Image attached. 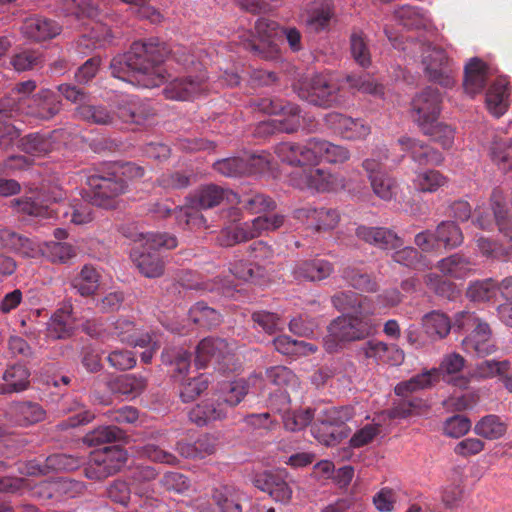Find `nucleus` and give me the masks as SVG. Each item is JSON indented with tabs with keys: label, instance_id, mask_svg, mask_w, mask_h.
<instances>
[{
	"label": "nucleus",
	"instance_id": "c9c22d12",
	"mask_svg": "<svg viewBox=\"0 0 512 512\" xmlns=\"http://www.w3.org/2000/svg\"><path fill=\"white\" fill-rule=\"evenodd\" d=\"M509 81L506 77H498L489 87L486 93V105L495 116H502L508 108Z\"/></svg>",
	"mask_w": 512,
	"mask_h": 512
},
{
	"label": "nucleus",
	"instance_id": "09e8293b",
	"mask_svg": "<svg viewBox=\"0 0 512 512\" xmlns=\"http://www.w3.org/2000/svg\"><path fill=\"white\" fill-rule=\"evenodd\" d=\"M18 147L21 151L42 156L53 150L54 142L50 134L30 133L19 140Z\"/></svg>",
	"mask_w": 512,
	"mask_h": 512
},
{
	"label": "nucleus",
	"instance_id": "6e6d98bb",
	"mask_svg": "<svg viewBox=\"0 0 512 512\" xmlns=\"http://www.w3.org/2000/svg\"><path fill=\"white\" fill-rule=\"evenodd\" d=\"M507 430V425L502 419L494 414L482 417L475 425L474 431L477 435L486 439H498Z\"/></svg>",
	"mask_w": 512,
	"mask_h": 512
},
{
	"label": "nucleus",
	"instance_id": "a18cd8bd",
	"mask_svg": "<svg viewBox=\"0 0 512 512\" xmlns=\"http://www.w3.org/2000/svg\"><path fill=\"white\" fill-rule=\"evenodd\" d=\"M58 8L67 16L78 19L95 18L99 13L98 0H58Z\"/></svg>",
	"mask_w": 512,
	"mask_h": 512
},
{
	"label": "nucleus",
	"instance_id": "864d4df0",
	"mask_svg": "<svg viewBox=\"0 0 512 512\" xmlns=\"http://www.w3.org/2000/svg\"><path fill=\"white\" fill-rule=\"evenodd\" d=\"M349 432L348 428H337L318 419L311 427V433L314 438L326 446L336 445L342 439L348 437Z\"/></svg>",
	"mask_w": 512,
	"mask_h": 512
},
{
	"label": "nucleus",
	"instance_id": "20e7f679",
	"mask_svg": "<svg viewBox=\"0 0 512 512\" xmlns=\"http://www.w3.org/2000/svg\"><path fill=\"white\" fill-rule=\"evenodd\" d=\"M172 56L176 62L183 65L186 69H192L197 74L171 80L163 89L164 96L170 100L186 101L204 92L207 88V76L203 69L204 64L185 47L179 46L174 49Z\"/></svg>",
	"mask_w": 512,
	"mask_h": 512
},
{
	"label": "nucleus",
	"instance_id": "e2e57ef3",
	"mask_svg": "<svg viewBox=\"0 0 512 512\" xmlns=\"http://www.w3.org/2000/svg\"><path fill=\"white\" fill-rule=\"evenodd\" d=\"M354 408L351 406L327 407L322 409L317 419L337 428H347L345 423L354 417Z\"/></svg>",
	"mask_w": 512,
	"mask_h": 512
},
{
	"label": "nucleus",
	"instance_id": "6e6552de",
	"mask_svg": "<svg viewBox=\"0 0 512 512\" xmlns=\"http://www.w3.org/2000/svg\"><path fill=\"white\" fill-rule=\"evenodd\" d=\"M90 204L105 209L114 208L117 198L127 191L128 185L111 166L105 164L87 179Z\"/></svg>",
	"mask_w": 512,
	"mask_h": 512
},
{
	"label": "nucleus",
	"instance_id": "39448f33",
	"mask_svg": "<svg viewBox=\"0 0 512 512\" xmlns=\"http://www.w3.org/2000/svg\"><path fill=\"white\" fill-rule=\"evenodd\" d=\"M135 241L140 242V246L132 250L131 257L139 272L147 278L160 277L164 272V264L157 251L161 248H175L176 237L168 233L149 232L139 234Z\"/></svg>",
	"mask_w": 512,
	"mask_h": 512
},
{
	"label": "nucleus",
	"instance_id": "49530a36",
	"mask_svg": "<svg viewBox=\"0 0 512 512\" xmlns=\"http://www.w3.org/2000/svg\"><path fill=\"white\" fill-rule=\"evenodd\" d=\"M153 490L148 486H139L133 492L131 508L128 512H163V503L152 496Z\"/></svg>",
	"mask_w": 512,
	"mask_h": 512
},
{
	"label": "nucleus",
	"instance_id": "58836bf2",
	"mask_svg": "<svg viewBox=\"0 0 512 512\" xmlns=\"http://www.w3.org/2000/svg\"><path fill=\"white\" fill-rule=\"evenodd\" d=\"M110 30L103 25H96L89 34L82 35L76 43V51L82 55H88L93 50L102 48L111 43Z\"/></svg>",
	"mask_w": 512,
	"mask_h": 512
},
{
	"label": "nucleus",
	"instance_id": "4be33fe9",
	"mask_svg": "<svg viewBox=\"0 0 512 512\" xmlns=\"http://www.w3.org/2000/svg\"><path fill=\"white\" fill-rule=\"evenodd\" d=\"M61 110V102L50 89H41L33 94L19 114H24L36 120H50Z\"/></svg>",
	"mask_w": 512,
	"mask_h": 512
},
{
	"label": "nucleus",
	"instance_id": "72a5a7b5",
	"mask_svg": "<svg viewBox=\"0 0 512 512\" xmlns=\"http://www.w3.org/2000/svg\"><path fill=\"white\" fill-rule=\"evenodd\" d=\"M475 263L464 253H454L437 263L442 274L454 279H465L474 272Z\"/></svg>",
	"mask_w": 512,
	"mask_h": 512
},
{
	"label": "nucleus",
	"instance_id": "9b49d317",
	"mask_svg": "<svg viewBox=\"0 0 512 512\" xmlns=\"http://www.w3.org/2000/svg\"><path fill=\"white\" fill-rule=\"evenodd\" d=\"M466 324L473 327V330L462 340L465 352L483 357L496 351L492 340V330L487 322L478 318L474 313L462 311L457 314L455 325L461 328Z\"/></svg>",
	"mask_w": 512,
	"mask_h": 512
},
{
	"label": "nucleus",
	"instance_id": "f257e3e1",
	"mask_svg": "<svg viewBox=\"0 0 512 512\" xmlns=\"http://www.w3.org/2000/svg\"><path fill=\"white\" fill-rule=\"evenodd\" d=\"M169 50L158 39L135 41L130 50L115 56L110 63L113 77L146 88L156 87L165 80L161 64Z\"/></svg>",
	"mask_w": 512,
	"mask_h": 512
},
{
	"label": "nucleus",
	"instance_id": "f3484780",
	"mask_svg": "<svg viewBox=\"0 0 512 512\" xmlns=\"http://www.w3.org/2000/svg\"><path fill=\"white\" fill-rule=\"evenodd\" d=\"M491 206L492 214L480 210L476 211L477 216L474 224L483 230H492L494 225H497L499 231L511 242L512 247V224L508 211L502 204V195L499 190L492 192Z\"/></svg>",
	"mask_w": 512,
	"mask_h": 512
},
{
	"label": "nucleus",
	"instance_id": "2eb2a0df",
	"mask_svg": "<svg viewBox=\"0 0 512 512\" xmlns=\"http://www.w3.org/2000/svg\"><path fill=\"white\" fill-rule=\"evenodd\" d=\"M290 184L298 189L318 192L336 191L344 187V178L323 168L298 169L290 174Z\"/></svg>",
	"mask_w": 512,
	"mask_h": 512
},
{
	"label": "nucleus",
	"instance_id": "a878e982",
	"mask_svg": "<svg viewBox=\"0 0 512 512\" xmlns=\"http://www.w3.org/2000/svg\"><path fill=\"white\" fill-rule=\"evenodd\" d=\"M31 371L27 365L15 362L6 365L0 376V395L22 393L31 386Z\"/></svg>",
	"mask_w": 512,
	"mask_h": 512
},
{
	"label": "nucleus",
	"instance_id": "ddd939ff",
	"mask_svg": "<svg viewBox=\"0 0 512 512\" xmlns=\"http://www.w3.org/2000/svg\"><path fill=\"white\" fill-rule=\"evenodd\" d=\"M421 57L425 75L430 81L446 88L453 86V61L443 48L431 43L424 44Z\"/></svg>",
	"mask_w": 512,
	"mask_h": 512
},
{
	"label": "nucleus",
	"instance_id": "f03ea898",
	"mask_svg": "<svg viewBox=\"0 0 512 512\" xmlns=\"http://www.w3.org/2000/svg\"><path fill=\"white\" fill-rule=\"evenodd\" d=\"M274 153L292 166L318 165L321 161L342 164L350 159L349 150L321 138H309L304 143L281 142L274 147Z\"/></svg>",
	"mask_w": 512,
	"mask_h": 512
},
{
	"label": "nucleus",
	"instance_id": "aec40b11",
	"mask_svg": "<svg viewBox=\"0 0 512 512\" xmlns=\"http://www.w3.org/2000/svg\"><path fill=\"white\" fill-rule=\"evenodd\" d=\"M440 103V92L432 87L425 88L413 98V117L421 129L438 120Z\"/></svg>",
	"mask_w": 512,
	"mask_h": 512
},
{
	"label": "nucleus",
	"instance_id": "473e14b6",
	"mask_svg": "<svg viewBox=\"0 0 512 512\" xmlns=\"http://www.w3.org/2000/svg\"><path fill=\"white\" fill-rule=\"evenodd\" d=\"M334 268L324 259H312L298 262L292 269L296 280L321 281L329 277Z\"/></svg>",
	"mask_w": 512,
	"mask_h": 512
},
{
	"label": "nucleus",
	"instance_id": "3c124183",
	"mask_svg": "<svg viewBox=\"0 0 512 512\" xmlns=\"http://www.w3.org/2000/svg\"><path fill=\"white\" fill-rule=\"evenodd\" d=\"M79 119L96 125H110L114 122L115 114L104 105L82 104L76 107Z\"/></svg>",
	"mask_w": 512,
	"mask_h": 512
},
{
	"label": "nucleus",
	"instance_id": "052dcab7",
	"mask_svg": "<svg viewBox=\"0 0 512 512\" xmlns=\"http://www.w3.org/2000/svg\"><path fill=\"white\" fill-rule=\"evenodd\" d=\"M190 319L197 325L212 328L221 323V315L204 302L195 303L189 310Z\"/></svg>",
	"mask_w": 512,
	"mask_h": 512
},
{
	"label": "nucleus",
	"instance_id": "4468645a",
	"mask_svg": "<svg viewBox=\"0 0 512 512\" xmlns=\"http://www.w3.org/2000/svg\"><path fill=\"white\" fill-rule=\"evenodd\" d=\"M282 26L278 22L260 17L256 20L254 29L258 37L257 43L253 39H246L242 42L243 47L262 59L272 60L279 56L280 49L274 38L280 35Z\"/></svg>",
	"mask_w": 512,
	"mask_h": 512
},
{
	"label": "nucleus",
	"instance_id": "7c9ffc66",
	"mask_svg": "<svg viewBox=\"0 0 512 512\" xmlns=\"http://www.w3.org/2000/svg\"><path fill=\"white\" fill-rule=\"evenodd\" d=\"M398 143L403 151L410 154L412 160L419 165H435L442 164L444 157L442 153L423 143L420 140L401 137Z\"/></svg>",
	"mask_w": 512,
	"mask_h": 512
},
{
	"label": "nucleus",
	"instance_id": "ea45409f",
	"mask_svg": "<svg viewBox=\"0 0 512 512\" xmlns=\"http://www.w3.org/2000/svg\"><path fill=\"white\" fill-rule=\"evenodd\" d=\"M428 409L429 406L425 400L414 396H405L388 410V417L390 419H405L411 416L424 415Z\"/></svg>",
	"mask_w": 512,
	"mask_h": 512
},
{
	"label": "nucleus",
	"instance_id": "e433bc0d",
	"mask_svg": "<svg viewBox=\"0 0 512 512\" xmlns=\"http://www.w3.org/2000/svg\"><path fill=\"white\" fill-rule=\"evenodd\" d=\"M486 64L473 58L465 66L464 90L471 96L480 93L486 85Z\"/></svg>",
	"mask_w": 512,
	"mask_h": 512
},
{
	"label": "nucleus",
	"instance_id": "2f4dec72",
	"mask_svg": "<svg viewBox=\"0 0 512 512\" xmlns=\"http://www.w3.org/2000/svg\"><path fill=\"white\" fill-rule=\"evenodd\" d=\"M11 419L20 427H29L46 418L43 406L33 401H17L10 407Z\"/></svg>",
	"mask_w": 512,
	"mask_h": 512
},
{
	"label": "nucleus",
	"instance_id": "5fc2aeb1",
	"mask_svg": "<svg viewBox=\"0 0 512 512\" xmlns=\"http://www.w3.org/2000/svg\"><path fill=\"white\" fill-rule=\"evenodd\" d=\"M509 148L512 149V138L494 137L489 149L492 162L505 173L512 170V158L507 151Z\"/></svg>",
	"mask_w": 512,
	"mask_h": 512
},
{
	"label": "nucleus",
	"instance_id": "c03bdc74",
	"mask_svg": "<svg viewBox=\"0 0 512 512\" xmlns=\"http://www.w3.org/2000/svg\"><path fill=\"white\" fill-rule=\"evenodd\" d=\"M100 278L98 270L94 266L86 264L73 278L71 285L81 296L88 297L98 290Z\"/></svg>",
	"mask_w": 512,
	"mask_h": 512
},
{
	"label": "nucleus",
	"instance_id": "423d86ee",
	"mask_svg": "<svg viewBox=\"0 0 512 512\" xmlns=\"http://www.w3.org/2000/svg\"><path fill=\"white\" fill-rule=\"evenodd\" d=\"M373 310L356 314H346L334 319L328 326V335L324 339L325 349L332 353L341 343L359 341L371 335L375 329L372 319Z\"/></svg>",
	"mask_w": 512,
	"mask_h": 512
},
{
	"label": "nucleus",
	"instance_id": "4c0bfd02",
	"mask_svg": "<svg viewBox=\"0 0 512 512\" xmlns=\"http://www.w3.org/2000/svg\"><path fill=\"white\" fill-rule=\"evenodd\" d=\"M244 494L232 485H220L213 489L212 499L220 512H242L240 501Z\"/></svg>",
	"mask_w": 512,
	"mask_h": 512
},
{
	"label": "nucleus",
	"instance_id": "680f3d73",
	"mask_svg": "<svg viewBox=\"0 0 512 512\" xmlns=\"http://www.w3.org/2000/svg\"><path fill=\"white\" fill-rule=\"evenodd\" d=\"M236 199L237 203L242 204L243 208L251 214L265 213L276 208V203L271 197L259 192H252Z\"/></svg>",
	"mask_w": 512,
	"mask_h": 512
},
{
	"label": "nucleus",
	"instance_id": "bf43d9fd",
	"mask_svg": "<svg viewBox=\"0 0 512 512\" xmlns=\"http://www.w3.org/2000/svg\"><path fill=\"white\" fill-rule=\"evenodd\" d=\"M436 374V369H431L417 374L407 381L400 382L395 386V394L401 397H405L408 396L409 393L428 388L433 384V376Z\"/></svg>",
	"mask_w": 512,
	"mask_h": 512
},
{
	"label": "nucleus",
	"instance_id": "6ab92c4d",
	"mask_svg": "<svg viewBox=\"0 0 512 512\" xmlns=\"http://www.w3.org/2000/svg\"><path fill=\"white\" fill-rule=\"evenodd\" d=\"M84 490V484L70 478H55L37 483L32 494L40 500L74 498Z\"/></svg>",
	"mask_w": 512,
	"mask_h": 512
},
{
	"label": "nucleus",
	"instance_id": "f704fd0d",
	"mask_svg": "<svg viewBox=\"0 0 512 512\" xmlns=\"http://www.w3.org/2000/svg\"><path fill=\"white\" fill-rule=\"evenodd\" d=\"M227 416V409L220 399H207L197 404L190 412L189 419L198 426H205L212 421L222 420Z\"/></svg>",
	"mask_w": 512,
	"mask_h": 512
},
{
	"label": "nucleus",
	"instance_id": "a211bd4d",
	"mask_svg": "<svg viewBox=\"0 0 512 512\" xmlns=\"http://www.w3.org/2000/svg\"><path fill=\"white\" fill-rule=\"evenodd\" d=\"M357 355L367 364H388L399 366L403 363L405 354L396 344H388L380 340H369L357 350Z\"/></svg>",
	"mask_w": 512,
	"mask_h": 512
},
{
	"label": "nucleus",
	"instance_id": "8fccbe9b",
	"mask_svg": "<svg viewBox=\"0 0 512 512\" xmlns=\"http://www.w3.org/2000/svg\"><path fill=\"white\" fill-rule=\"evenodd\" d=\"M425 333L433 340L445 338L451 330L449 317L439 311H432L423 317Z\"/></svg>",
	"mask_w": 512,
	"mask_h": 512
},
{
	"label": "nucleus",
	"instance_id": "f8f14e48",
	"mask_svg": "<svg viewBox=\"0 0 512 512\" xmlns=\"http://www.w3.org/2000/svg\"><path fill=\"white\" fill-rule=\"evenodd\" d=\"M258 108L267 114L278 115L279 118L269 120L262 124L263 127H271V131L293 133L301 125L300 108L293 103L284 104L278 99L263 98L258 103Z\"/></svg>",
	"mask_w": 512,
	"mask_h": 512
},
{
	"label": "nucleus",
	"instance_id": "603ef678",
	"mask_svg": "<svg viewBox=\"0 0 512 512\" xmlns=\"http://www.w3.org/2000/svg\"><path fill=\"white\" fill-rule=\"evenodd\" d=\"M256 238L250 222L228 226L221 230L218 242L221 246L230 247Z\"/></svg>",
	"mask_w": 512,
	"mask_h": 512
},
{
	"label": "nucleus",
	"instance_id": "dca6fc26",
	"mask_svg": "<svg viewBox=\"0 0 512 512\" xmlns=\"http://www.w3.org/2000/svg\"><path fill=\"white\" fill-rule=\"evenodd\" d=\"M234 345L225 339L207 337L201 340L196 348V365L205 368L209 363L219 365V369H229L233 360Z\"/></svg>",
	"mask_w": 512,
	"mask_h": 512
},
{
	"label": "nucleus",
	"instance_id": "0e129e2a",
	"mask_svg": "<svg viewBox=\"0 0 512 512\" xmlns=\"http://www.w3.org/2000/svg\"><path fill=\"white\" fill-rule=\"evenodd\" d=\"M343 278L355 289L363 292H376L378 285L375 278L360 269L348 267L343 271Z\"/></svg>",
	"mask_w": 512,
	"mask_h": 512
},
{
	"label": "nucleus",
	"instance_id": "c85d7f7f",
	"mask_svg": "<svg viewBox=\"0 0 512 512\" xmlns=\"http://www.w3.org/2000/svg\"><path fill=\"white\" fill-rule=\"evenodd\" d=\"M466 360L458 353H450L443 357L439 368H435L437 374L433 376L434 382L442 375V378L449 384L465 389L469 385V378L461 374Z\"/></svg>",
	"mask_w": 512,
	"mask_h": 512
},
{
	"label": "nucleus",
	"instance_id": "79ce46f5",
	"mask_svg": "<svg viewBox=\"0 0 512 512\" xmlns=\"http://www.w3.org/2000/svg\"><path fill=\"white\" fill-rule=\"evenodd\" d=\"M147 380L140 375L124 374L111 379L107 386L112 393L121 395H139L144 391Z\"/></svg>",
	"mask_w": 512,
	"mask_h": 512
},
{
	"label": "nucleus",
	"instance_id": "0eeeda50",
	"mask_svg": "<svg viewBox=\"0 0 512 512\" xmlns=\"http://www.w3.org/2000/svg\"><path fill=\"white\" fill-rule=\"evenodd\" d=\"M162 363L169 366L171 376L181 382L180 397L183 402L194 401L208 388V377L201 374L185 380L190 368L191 353L182 347L165 348L161 354Z\"/></svg>",
	"mask_w": 512,
	"mask_h": 512
},
{
	"label": "nucleus",
	"instance_id": "de8ad7c7",
	"mask_svg": "<svg viewBox=\"0 0 512 512\" xmlns=\"http://www.w3.org/2000/svg\"><path fill=\"white\" fill-rule=\"evenodd\" d=\"M447 183L448 178L440 171L433 169L417 171L412 179L413 187L421 193H434Z\"/></svg>",
	"mask_w": 512,
	"mask_h": 512
},
{
	"label": "nucleus",
	"instance_id": "69168bd1",
	"mask_svg": "<svg viewBox=\"0 0 512 512\" xmlns=\"http://www.w3.org/2000/svg\"><path fill=\"white\" fill-rule=\"evenodd\" d=\"M314 417V412L310 408L298 410H285L281 414L284 428L291 432H296L308 426Z\"/></svg>",
	"mask_w": 512,
	"mask_h": 512
},
{
	"label": "nucleus",
	"instance_id": "393cba45",
	"mask_svg": "<svg viewBox=\"0 0 512 512\" xmlns=\"http://www.w3.org/2000/svg\"><path fill=\"white\" fill-rule=\"evenodd\" d=\"M325 122L329 128L347 140H362L371 133V127L359 118L332 112L326 115Z\"/></svg>",
	"mask_w": 512,
	"mask_h": 512
},
{
	"label": "nucleus",
	"instance_id": "9d476101",
	"mask_svg": "<svg viewBox=\"0 0 512 512\" xmlns=\"http://www.w3.org/2000/svg\"><path fill=\"white\" fill-rule=\"evenodd\" d=\"M18 211L41 218H63L76 225L86 224L92 220V209L89 203L58 204L55 208L44 206L30 198L14 200Z\"/></svg>",
	"mask_w": 512,
	"mask_h": 512
},
{
	"label": "nucleus",
	"instance_id": "412c9836",
	"mask_svg": "<svg viewBox=\"0 0 512 512\" xmlns=\"http://www.w3.org/2000/svg\"><path fill=\"white\" fill-rule=\"evenodd\" d=\"M294 218L305 223L316 232H328L337 227L341 215L334 208L307 206L296 209L294 211Z\"/></svg>",
	"mask_w": 512,
	"mask_h": 512
},
{
	"label": "nucleus",
	"instance_id": "cd10ccee",
	"mask_svg": "<svg viewBox=\"0 0 512 512\" xmlns=\"http://www.w3.org/2000/svg\"><path fill=\"white\" fill-rule=\"evenodd\" d=\"M76 324L71 302H64L51 316L47 324V336L53 340L72 336Z\"/></svg>",
	"mask_w": 512,
	"mask_h": 512
},
{
	"label": "nucleus",
	"instance_id": "bb28decb",
	"mask_svg": "<svg viewBox=\"0 0 512 512\" xmlns=\"http://www.w3.org/2000/svg\"><path fill=\"white\" fill-rule=\"evenodd\" d=\"M83 464V458L65 453L49 455L43 464L36 461H29L26 465L29 475H44L51 471L70 472L78 469Z\"/></svg>",
	"mask_w": 512,
	"mask_h": 512
},
{
	"label": "nucleus",
	"instance_id": "7ed1b4c3",
	"mask_svg": "<svg viewBox=\"0 0 512 512\" xmlns=\"http://www.w3.org/2000/svg\"><path fill=\"white\" fill-rule=\"evenodd\" d=\"M236 198L237 194L215 184L201 186L187 198V205L175 210V220L183 229L206 227V219L200 209L213 208L224 199L233 202Z\"/></svg>",
	"mask_w": 512,
	"mask_h": 512
},
{
	"label": "nucleus",
	"instance_id": "13d9d810",
	"mask_svg": "<svg viewBox=\"0 0 512 512\" xmlns=\"http://www.w3.org/2000/svg\"><path fill=\"white\" fill-rule=\"evenodd\" d=\"M370 184L374 194L384 201L394 199L399 188L397 180L387 173L371 175Z\"/></svg>",
	"mask_w": 512,
	"mask_h": 512
},
{
	"label": "nucleus",
	"instance_id": "774afa93",
	"mask_svg": "<svg viewBox=\"0 0 512 512\" xmlns=\"http://www.w3.org/2000/svg\"><path fill=\"white\" fill-rule=\"evenodd\" d=\"M248 393V384L245 380L239 379L227 384L223 389L220 402L223 403V407H235L237 406Z\"/></svg>",
	"mask_w": 512,
	"mask_h": 512
},
{
	"label": "nucleus",
	"instance_id": "4d7b16f0",
	"mask_svg": "<svg viewBox=\"0 0 512 512\" xmlns=\"http://www.w3.org/2000/svg\"><path fill=\"white\" fill-rule=\"evenodd\" d=\"M438 244L446 249H453L463 243L464 236L460 227L453 221H442L436 227Z\"/></svg>",
	"mask_w": 512,
	"mask_h": 512
},
{
	"label": "nucleus",
	"instance_id": "5701e85b",
	"mask_svg": "<svg viewBox=\"0 0 512 512\" xmlns=\"http://www.w3.org/2000/svg\"><path fill=\"white\" fill-rule=\"evenodd\" d=\"M36 88L37 84L34 80L16 83L9 94L0 99V117H6L11 122L30 101Z\"/></svg>",
	"mask_w": 512,
	"mask_h": 512
},
{
	"label": "nucleus",
	"instance_id": "b1692460",
	"mask_svg": "<svg viewBox=\"0 0 512 512\" xmlns=\"http://www.w3.org/2000/svg\"><path fill=\"white\" fill-rule=\"evenodd\" d=\"M253 484L259 490L266 492L276 502L287 505L292 499L293 490L285 480V474L281 471H269L257 474Z\"/></svg>",
	"mask_w": 512,
	"mask_h": 512
},
{
	"label": "nucleus",
	"instance_id": "1a4fd4ad",
	"mask_svg": "<svg viewBox=\"0 0 512 512\" xmlns=\"http://www.w3.org/2000/svg\"><path fill=\"white\" fill-rule=\"evenodd\" d=\"M299 98L322 108H330L345 102L339 84L330 74H315L294 85Z\"/></svg>",
	"mask_w": 512,
	"mask_h": 512
},
{
	"label": "nucleus",
	"instance_id": "338daca9",
	"mask_svg": "<svg viewBox=\"0 0 512 512\" xmlns=\"http://www.w3.org/2000/svg\"><path fill=\"white\" fill-rule=\"evenodd\" d=\"M125 438V432L115 425L99 426L85 437L89 445L117 442Z\"/></svg>",
	"mask_w": 512,
	"mask_h": 512
},
{
	"label": "nucleus",
	"instance_id": "c756f323",
	"mask_svg": "<svg viewBox=\"0 0 512 512\" xmlns=\"http://www.w3.org/2000/svg\"><path fill=\"white\" fill-rule=\"evenodd\" d=\"M21 30L26 38L35 42H42L59 35L62 27L55 20L42 16H32L23 22Z\"/></svg>",
	"mask_w": 512,
	"mask_h": 512
},
{
	"label": "nucleus",
	"instance_id": "a19ab883",
	"mask_svg": "<svg viewBox=\"0 0 512 512\" xmlns=\"http://www.w3.org/2000/svg\"><path fill=\"white\" fill-rule=\"evenodd\" d=\"M216 450V440L210 435H202L195 442H178L177 451L185 458L203 459Z\"/></svg>",
	"mask_w": 512,
	"mask_h": 512
},
{
	"label": "nucleus",
	"instance_id": "37998d69",
	"mask_svg": "<svg viewBox=\"0 0 512 512\" xmlns=\"http://www.w3.org/2000/svg\"><path fill=\"white\" fill-rule=\"evenodd\" d=\"M332 304L338 311H351L350 314L372 310L371 301L352 291H341L332 296Z\"/></svg>",
	"mask_w": 512,
	"mask_h": 512
}]
</instances>
